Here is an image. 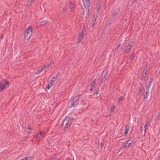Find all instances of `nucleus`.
<instances>
[{"label":"nucleus","instance_id":"31","mask_svg":"<svg viewBox=\"0 0 160 160\" xmlns=\"http://www.w3.org/2000/svg\"><path fill=\"white\" fill-rule=\"evenodd\" d=\"M106 80V76H104L103 77H102L101 80V82H104Z\"/></svg>","mask_w":160,"mask_h":160},{"label":"nucleus","instance_id":"6","mask_svg":"<svg viewBox=\"0 0 160 160\" xmlns=\"http://www.w3.org/2000/svg\"><path fill=\"white\" fill-rule=\"evenodd\" d=\"M132 46L130 44H128L127 46L125 47L124 52L125 53H128L132 47Z\"/></svg>","mask_w":160,"mask_h":160},{"label":"nucleus","instance_id":"24","mask_svg":"<svg viewBox=\"0 0 160 160\" xmlns=\"http://www.w3.org/2000/svg\"><path fill=\"white\" fill-rule=\"evenodd\" d=\"M45 70L44 67H42L41 68V69H40V70H39L38 71V73H40V72H41L42 71H43L44 70Z\"/></svg>","mask_w":160,"mask_h":160},{"label":"nucleus","instance_id":"28","mask_svg":"<svg viewBox=\"0 0 160 160\" xmlns=\"http://www.w3.org/2000/svg\"><path fill=\"white\" fill-rule=\"evenodd\" d=\"M124 98V97L123 96H121L118 99L117 101L119 102H120Z\"/></svg>","mask_w":160,"mask_h":160},{"label":"nucleus","instance_id":"19","mask_svg":"<svg viewBox=\"0 0 160 160\" xmlns=\"http://www.w3.org/2000/svg\"><path fill=\"white\" fill-rule=\"evenodd\" d=\"M95 80H94L91 83L90 87L94 88L95 85Z\"/></svg>","mask_w":160,"mask_h":160},{"label":"nucleus","instance_id":"17","mask_svg":"<svg viewBox=\"0 0 160 160\" xmlns=\"http://www.w3.org/2000/svg\"><path fill=\"white\" fill-rule=\"evenodd\" d=\"M53 83L50 81V83L48 84V86L46 87L48 89H49L53 85Z\"/></svg>","mask_w":160,"mask_h":160},{"label":"nucleus","instance_id":"39","mask_svg":"<svg viewBox=\"0 0 160 160\" xmlns=\"http://www.w3.org/2000/svg\"><path fill=\"white\" fill-rule=\"evenodd\" d=\"M20 160H26V158L25 157L24 158H23L21 159Z\"/></svg>","mask_w":160,"mask_h":160},{"label":"nucleus","instance_id":"21","mask_svg":"<svg viewBox=\"0 0 160 160\" xmlns=\"http://www.w3.org/2000/svg\"><path fill=\"white\" fill-rule=\"evenodd\" d=\"M52 62H51L49 64L45 65L43 67H44L45 69H46L47 68H48L50 66H51L52 65Z\"/></svg>","mask_w":160,"mask_h":160},{"label":"nucleus","instance_id":"36","mask_svg":"<svg viewBox=\"0 0 160 160\" xmlns=\"http://www.w3.org/2000/svg\"><path fill=\"white\" fill-rule=\"evenodd\" d=\"M99 94V90H97L95 93V94L96 95V96H97Z\"/></svg>","mask_w":160,"mask_h":160},{"label":"nucleus","instance_id":"42","mask_svg":"<svg viewBox=\"0 0 160 160\" xmlns=\"http://www.w3.org/2000/svg\"><path fill=\"white\" fill-rule=\"evenodd\" d=\"M101 147H102V143L100 144V145H101Z\"/></svg>","mask_w":160,"mask_h":160},{"label":"nucleus","instance_id":"18","mask_svg":"<svg viewBox=\"0 0 160 160\" xmlns=\"http://www.w3.org/2000/svg\"><path fill=\"white\" fill-rule=\"evenodd\" d=\"M47 22H48L47 21L45 20H43L42 21L40 22V25H44L45 24H46L47 23Z\"/></svg>","mask_w":160,"mask_h":160},{"label":"nucleus","instance_id":"38","mask_svg":"<svg viewBox=\"0 0 160 160\" xmlns=\"http://www.w3.org/2000/svg\"><path fill=\"white\" fill-rule=\"evenodd\" d=\"M132 2V3H134L137 0H131Z\"/></svg>","mask_w":160,"mask_h":160},{"label":"nucleus","instance_id":"2","mask_svg":"<svg viewBox=\"0 0 160 160\" xmlns=\"http://www.w3.org/2000/svg\"><path fill=\"white\" fill-rule=\"evenodd\" d=\"M9 83L7 80H3L0 82V92L5 88L8 87Z\"/></svg>","mask_w":160,"mask_h":160},{"label":"nucleus","instance_id":"16","mask_svg":"<svg viewBox=\"0 0 160 160\" xmlns=\"http://www.w3.org/2000/svg\"><path fill=\"white\" fill-rule=\"evenodd\" d=\"M101 2H99L97 4V10L98 11V12L100 9L101 7Z\"/></svg>","mask_w":160,"mask_h":160},{"label":"nucleus","instance_id":"14","mask_svg":"<svg viewBox=\"0 0 160 160\" xmlns=\"http://www.w3.org/2000/svg\"><path fill=\"white\" fill-rule=\"evenodd\" d=\"M119 9H118L116 11H115V12L112 13V18L114 17L119 12Z\"/></svg>","mask_w":160,"mask_h":160},{"label":"nucleus","instance_id":"30","mask_svg":"<svg viewBox=\"0 0 160 160\" xmlns=\"http://www.w3.org/2000/svg\"><path fill=\"white\" fill-rule=\"evenodd\" d=\"M35 0H30L28 2L29 3L28 4V6L29 7L31 5V4Z\"/></svg>","mask_w":160,"mask_h":160},{"label":"nucleus","instance_id":"13","mask_svg":"<svg viewBox=\"0 0 160 160\" xmlns=\"http://www.w3.org/2000/svg\"><path fill=\"white\" fill-rule=\"evenodd\" d=\"M80 96V95H78V96L74 97L72 99V100L74 101L75 102L77 101L79 99V97Z\"/></svg>","mask_w":160,"mask_h":160},{"label":"nucleus","instance_id":"15","mask_svg":"<svg viewBox=\"0 0 160 160\" xmlns=\"http://www.w3.org/2000/svg\"><path fill=\"white\" fill-rule=\"evenodd\" d=\"M25 158L26 160H32L34 158V157L33 156H32L29 157H25Z\"/></svg>","mask_w":160,"mask_h":160},{"label":"nucleus","instance_id":"22","mask_svg":"<svg viewBox=\"0 0 160 160\" xmlns=\"http://www.w3.org/2000/svg\"><path fill=\"white\" fill-rule=\"evenodd\" d=\"M76 103V102H75L74 101L72 100L71 102V104L72 106L74 107H75L76 106L75 103Z\"/></svg>","mask_w":160,"mask_h":160},{"label":"nucleus","instance_id":"5","mask_svg":"<svg viewBox=\"0 0 160 160\" xmlns=\"http://www.w3.org/2000/svg\"><path fill=\"white\" fill-rule=\"evenodd\" d=\"M45 136V134L44 132H39L36 134V138L39 140L42 139Z\"/></svg>","mask_w":160,"mask_h":160},{"label":"nucleus","instance_id":"41","mask_svg":"<svg viewBox=\"0 0 160 160\" xmlns=\"http://www.w3.org/2000/svg\"><path fill=\"white\" fill-rule=\"evenodd\" d=\"M93 88H91V87H90V90L91 91H92V90H93Z\"/></svg>","mask_w":160,"mask_h":160},{"label":"nucleus","instance_id":"34","mask_svg":"<svg viewBox=\"0 0 160 160\" xmlns=\"http://www.w3.org/2000/svg\"><path fill=\"white\" fill-rule=\"evenodd\" d=\"M134 58V55H133V54H131L130 57V59H131V60H132L133 59V58Z\"/></svg>","mask_w":160,"mask_h":160},{"label":"nucleus","instance_id":"3","mask_svg":"<svg viewBox=\"0 0 160 160\" xmlns=\"http://www.w3.org/2000/svg\"><path fill=\"white\" fill-rule=\"evenodd\" d=\"M71 122L70 118H67L62 122V126L66 128H68L71 124Z\"/></svg>","mask_w":160,"mask_h":160},{"label":"nucleus","instance_id":"11","mask_svg":"<svg viewBox=\"0 0 160 160\" xmlns=\"http://www.w3.org/2000/svg\"><path fill=\"white\" fill-rule=\"evenodd\" d=\"M97 16L98 15H96L95 16H94L95 17V19L93 21V22L91 26L92 28H93L95 26Z\"/></svg>","mask_w":160,"mask_h":160},{"label":"nucleus","instance_id":"7","mask_svg":"<svg viewBox=\"0 0 160 160\" xmlns=\"http://www.w3.org/2000/svg\"><path fill=\"white\" fill-rule=\"evenodd\" d=\"M84 37V32H82L80 34L79 36L78 39L77 40L78 42H79L82 40Z\"/></svg>","mask_w":160,"mask_h":160},{"label":"nucleus","instance_id":"23","mask_svg":"<svg viewBox=\"0 0 160 160\" xmlns=\"http://www.w3.org/2000/svg\"><path fill=\"white\" fill-rule=\"evenodd\" d=\"M57 77H53V78H52L51 80H50V81L54 84V82L57 80Z\"/></svg>","mask_w":160,"mask_h":160},{"label":"nucleus","instance_id":"45","mask_svg":"<svg viewBox=\"0 0 160 160\" xmlns=\"http://www.w3.org/2000/svg\"><path fill=\"white\" fill-rule=\"evenodd\" d=\"M143 78H145V77H144V76L143 77Z\"/></svg>","mask_w":160,"mask_h":160},{"label":"nucleus","instance_id":"40","mask_svg":"<svg viewBox=\"0 0 160 160\" xmlns=\"http://www.w3.org/2000/svg\"><path fill=\"white\" fill-rule=\"evenodd\" d=\"M52 160H58L57 158H55L54 159H53Z\"/></svg>","mask_w":160,"mask_h":160},{"label":"nucleus","instance_id":"27","mask_svg":"<svg viewBox=\"0 0 160 160\" xmlns=\"http://www.w3.org/2000/svg\"><path fill=\"white\" fill-rule=\"evenodd\" d=\"M153 81V79L152 78H151L149 80L148 84L152 85V83Z\"/></svg>","mask_w":160,"mask_h":160},{"label":"nucleus","instance_id":"37","mask_svg":"<svg viewBox=\"0 0 160 160\" xmlns=\"http://www.w3.org/2000/svg\"><path fill=\"white\" fill-rule=\"evenodd\" d=\"M127 143H128V147H129L130 146V145H131V144L130 143H129V142H127Z\"/></svg>","mask_w":160,"mask_h":160},{"label":"nucleus","instance_id":"33","mask_svg":"<svg viewBox=\"0 0 160 160\" xmlns=\"http://www.w3.org/2000/svg\"><path fill=\"white\" fill-rule=\"evenodd\" d=\"M129 147L127 143H126L123 144V147L124 148H126L127 147Z\"/></svg>","mask_w":160,"mask_h":160},{"label":"nucleus","instance_id":"10","mask_svg":"<svg viewBox=\"0 0 160 160\" xmlns=\"http://www.w3.org/2000/svg\"><path fill=\"white\" fill-rule=\"evenodd\" d=\"M70 8L72 11L74 10L75 9V6L74 4L72 3L71 2H70Z\"/></svg>","mask_w":160,"mask_h":160},{"label":"nucleus","instance_id":"12","mask_svg":"<svg viewBox=\"0 0 160 160\" xmlns=\"http://www.w3.org/2000/svg\"><path fill=\"white\" fill-rule=\"evenodd\" d=\"M160 117V112H158L157 114L154 117V120L155 121H157L159 118Z\"/></svg>","mask_w":160,"mask_h":160},{"label":"nucleus","instance_id":"29","mask_svg":"<svg viewBox=\"0 0 160 160\" xmlns=\"http://www.w3.org/2000/svg\"><path fill=\"white\" fill-rule=\"evenodd\" d=\"M67 10V8L66 7H65L63 8V10H62V13H65L66 11Z\"/></svg>","mask_w":160,"mask_h":160},{"label":"nucleus","instance_id":"44","mask_svg":"<svg viewBox=\"0 0 160 160\" xmlns=\"http://www.w3.org/2000/svg\"><path fill=\"white\" fill-rule=\"evenodd\" d=\"M70 118H71V120L72 119V117H71Z\"/></svg>","mask_w":160,"mask_h":160},{"label":"nucleus","instance_id":"25","mask_svg":"<svg viewBox=\"0 0 160 160\" xmlns=\"http://www.w3.org/2000/svg\"><path fill=\"white\" fill-rule=\"evenodd\" d=\"M149 93L148 90L146 91V94L145 96H144V98H147L148 96L149 95Z\"/></svg>","mask_w":160,"mask_h":160},{"label":"nucleus","instance_id":"8","mask_svg":"<svg viewBox=\"0 0 160 160\" xmlns=\"http://www.w3.org/2000/svg\"><path fill=\"white\" fill-rule=\"evenodd\" d=\"M130 128L129 126L127 125L126 126L125 129V132H124V134L125 135H126L128 134V131L130 129Z\"/></svg>","mask_w":160,"mask_h":160},{"label":"nucleus","instance_id":"43","mask_svg":"<svg viewBox=\"0 0 160 160\" xmlns=\"http://www.w3.org/2000/svg\"><path fill=\"white\" fill-rule=\"evenodd\" d=\"M141 92V89H140V92Z\"/></svg>","mask_w":160,"mask_h":160},{"label":"nucleus","instance_id":"26","mask_svg":"<svg viewBox=\"0 0 160 160\" xmlns=\"http://www.w3.org/2000/svg\"><path fill=\"white\" fill-rule=\"evenodd\" d=\"M151 85L149 84H148L146 87V89L147 90L149 91V88Z\"/></svg>","mask_w":160,"mask_h":160},{"label":"nucleus","instance_id":"32","mask_svg":"<svg viewBox=\"0 0 160 160\" xmlns=\"http://www.w3.org/2000/svg\"><path fill=\"white\" fill-rule=\"evenodd\" d=\"M115 108V107H114V106H112L111 107L110 111L112 112H114Z\"/></svg>","mask_w":160,"mask_h":160},{"label":"nucleus","instance_id":"20","mask_svg":"<svg viewBox=\"0 0 160 160\" xmlns=\"http://www.w3.org/2000/svg\"><path fill=\"white\" fill-rule=\"evenodd\" d=\"M134 138H131L128 141V142L130 143L131 144L134 141Z\"/></svg>","mask_w":160,"mask_h":160},{"label":"nucleus","instance_id":"4","mask_svg":"<svg viewBox=\"0 0 160 160\" xmlns=\"http://www.w3.org/2000/svg\"><path fill=\"white\" fill-rule=\"evenodd\" d=\"M90 0H83V5L84 7L86 10H87V14L88 15L89 13V9H90V3H89Z\"/></svg>","mask_w":160,"mask_h":160},{"label":"nucleus","instance_id":"9","mask_svg":"<svg viewBox=\"0 0 160 160\" xmlns=\"http://www.w3.org/2000/svg\"><path fill=\"white\" fill-rule=\"evenodd\" d=\"M149 121L145 123V124L144 127V135H145V134L146 133V130L148 129L147 127L149 124Z\"/></svg>","mask_w":160,"mask_h":160},{"label":"nucleus","instance_id":"1","mask_svg":"<svg viewBox=\"0 0 160 160\" xmlns=\"http://www.w3.org/2000/svg\"><path fill=\"white\" fill-rule=\"evenodd\" d=\"M32 28L31 26H30L25 31L24 35V39L27 40L30 38L32 34Z\"/></svg>","mask_w":160,"mask_h":160},{"label":"nucleus","instance_id":"35","mask_svg":"<svg viewBox=\"0 0 160 160\" xmlns=\"http://www.w3.org/2000/svg\"><path fill=\"white\" fill-rule=\"evenodd\" d=\"M27 129L28 130H29V132L30 133V132H32V129L30 128H27Z\"/></svg>","mask_w":160,"mask_h":160}]
</instances>
